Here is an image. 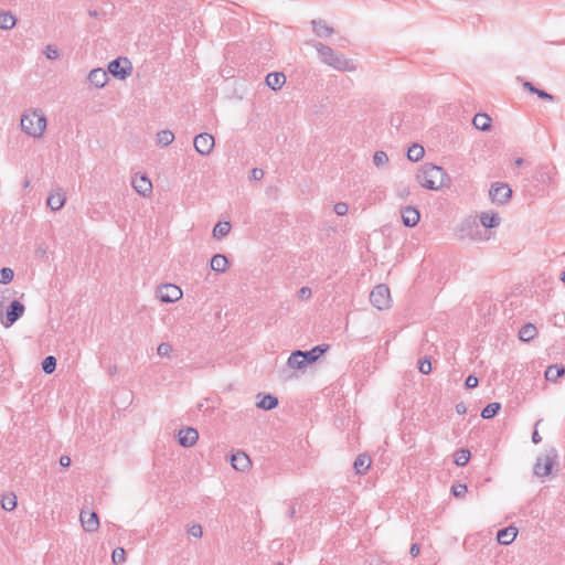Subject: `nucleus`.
<instances>
[{
  "label": "nucleus",
  "instance_id": "obj_14",
  "mask_svg": "<svg viewBox=\"0 0 565 565\" xmlns=\"http://www.w3.org/2000/svg\"><path fill=\"white\" fill-rule=\"evenodd\" d=\"M179 444L183 447H192L196 444L199 439V433L195 428L186 427L184 429H180L178 434Z\"/></svg>",
  "mask_w": 565,
  "mask_h": 565
},
{
  "label": "nucleus",
  "instance_id": "obj_63",
  "mask_svg": "<svg viewBox=\"0 0 565 565\" xmlns=\"http://www.w3.org/2000/svg\"><path fill=\"white\" fill-rule=\"evenodd\" d=\"M117 371V367L110 369V373H114Z\"/></svg>",
  "mask_w": 565,
  "mask_h": 565
},
{
  "label": "nucleus",
  "instance_id": "obj_9",
  "mask_svg": "<svg viewBox=\"0 0 565 565\" xmlns=\"http://www.w3.org/2000/svg\"><path fill=\"white\" fill-rule=\"evenodd\" d=\"M158 297L162 302H175L182 298V290L173 284H164L159 287Z\"/></svg>",
  "mask_w": 565,
  "mask_h": 565
},
{
  "label": "nucleus",
  "instance_id": "obj_4",
  "mask_svg": "<svg viewBox=\"0 0 565 565\" xmlns=\"http://www.w3.org/2000/svg\"><path fill=\"white\" fill-rule=\"evenodd\" d=\"M370 301L379 310L388 309L392 302L390 288L384 284L375 286L370 294Z\"/></svg>",
  "mask_w": 565,
  "mask_h": 565
},
{
  "label": "nucleus",
  "instance_id": "obj_53",
  "mask_svg": "<svg viewBox=\"0 0 565 565\" xmlns=\"http://www.w3.org/2000/svg\"><path fill=\"white\" fill-rule=\"evenodd\" d=\"M522 86L525 90H527L532 94H534V92H536V88H537L531 82H527V81L523 82Z\"/></svg>",
  "mask_w": 565,
  "mask_h": 565
},
{
  "label": "nucleus",
  "instance_id": "obj_1",
  "mask_svg": "<svg viewBox=\"0 0 565 565\" xmlns=\"http://www.w3.org/2000/svg\"><path fill=\"white\" fill-rule=\"evenodd\" d=\"M45 114L38 108H31L21 116V128L30 137L41 138L46 129Z\"/></svg>",
  "mask_w": 565,
  "mask_h": 565
},
{
  "label": "nucleus",
  "instance_id": "obj_29",
  "mask_svg": "<svg viewBox=\"0 0 565 565\" xmlns=\"http://www.w3.org/2000/svg\"><path fill=\"white\" fill-rule=\"evenodd\" d=\"M565 374V367L559 365H550L545 371L547 381H556Z\"/></svg>",
  "mask_w": 565,
  "mask_h": 565
},
{
  "label": "nucleus",
  "instance_id": "obj_40",
  "mask_svg": "<svg viewBox=\"0 0 565 565\" xmlns=\"http://www.w3.org/2000/svg\"><path fill=\"white\" fill-rule=\"evenodd\" d=\"M113 562L116 565L122 564L126 561V552L122 547H116L111 555Z\"/></svg>",
  "mask_w": 565,
  "mask_h": 565
},
{
  "label": "nucleus",
  "instance_id": "obj_19",
  "mask_svg": "<svg viewBox=\"0 0 565 565\" xmlns=\"http://www.w3.org/2000/svg\"><path fill=\"white\" fill-rule=\"evenodd\" d=\"M516 535L518 529L514 526H508L498 531L497 541L501 545H509L515 540Z\"/></svg>",
  "mask_w": 565,
  "mask_h": 565
},
{
  "label": "nucleus",
  "instance_id": "obj_18",
  "mask_svg": "<svg viewBox=\"0 0 565 565\" xmlns=\"http://www.w3.org/2000/svg\"><path fill=\"white\" fill-rule=\"evenodd\" d=\"M65 194L62 189H57L50 193L46 204L52 211H58L65 203Z\"/></svg>",
  "mask_w": 565,
  "mask_h": 565
},
{
  "label": "nucleus",
  "instance_id": "obj_22",
  "mask_svg": "<svg viewBox=\"0 0 565 565\" xmlns=\"http://www.w3.org/2000/svg\"><path fill=\"white\" fill-rule=\"evenodd\" d=\"M259 401L256 403L258 408L271 411L278 405V398L271 394H258Z\"/></svg>",
  "mask_w": 565,
  "mask_h": 565
},
{
  "label": "nucleus",
  "instance_id": "obj_2",
  "mask_svg": "<svg viewBox=\"0 0 565 565\" xmlns=\"http://www.w3.org/2000/svg\"><path fill=\"white\" fill-rule=\"evenodd\" d=\"M313 46L317 50L322 63L340 72L355 71V66L352 64V62L345 58L343 54L335 52L332 47L321 42L313 44Z\"/></svg>",
  "mask_w": 565,
  "mask_h": 565
},
{
  "label": "nucleus",
  "instance_id": "obj_33",
  "mask_svg": "<svg viewBox=\"0 0 565 565\" xmlns=\"http://www.w3.org/2000/svg\"><path fill=\"white\" fill-rule=\"evenodd\" d=\"M500 409H501L500 403H498V402L490 403L481 411V417L484 419L493 418L499 413Z\"/></svg>",
  "mask_w": 565,
  "mask_h": 565
},
{
  "label": "nucleus",
  "instance_id": "obj_12",
  "mask_svg": "<svg viewBox=\"0 0 565 565\" xmlns=\"http://www.w3.org/2000/svg\"><path fill=\"white\" fill-rule=\"evenodd\" d=\"M131 185L138 194L145 198L149 196L152 193V183L150 179L145 174H136L131 180Z\"/></svg>",
  "mask_w": 565,
  "mask_h": 565
},
{
  "label": "nucleus",
  "instance_id": "obj_37",
  "mask_svg": "<svg viewBox=\"0 0 565 565\" xmlns=\"http://www.w3.org/2000/svg\"><path fill=\"white\" fill-rule=\"evenodd\" d=\"M56 369V359L53 355L46 356L42 361V370L46 374H52Z\"/></svg>",
  "mask_w": 565,
  "mask_h": 565
},
{
  "label": "nucleus",
  "instance_id": "obj_8",
  "mask_svg": "<svg viewBox=\"0 0 565 565\" xmlns=\"http://www.w3.org/2000/svg\"><path fill=\"white\" fill-rule=\"evenodd\" d=\"M489 195L493 203L502 205L510 200L512 190L507 183L497 182L491 185Z\"/></svg>",
  "mask_w": 565,
  "mask_h": 565
},
{
  "label": "nucleus",
  "instance_id": "obj_21",
  "mask_svg": "<svg viewBox=\"0 0 565 565\" xmlns=\"http://www.w3.org/2000/svg\"><path fill=\"white\" fill-rule=\"evenodd\" d=\"M313 32L319 38H329L333 32V28L328 25V23L324 20H312L311 21Z\"/></svg>",
  "mask_w": 565,
  "mask_h": 565
},
{
  "label": "nucleus",
  "instance_id": "obj_31",
  "mask_svg": "<svg viewBox=\"0 0 565 565\" xmlns=\"http://www.w3.org/2000/svg\"><path fill=\"white\" fill-rule=\"evenodd\" d=\"M425 154L424 148L418 143H413L407 150V158L411 161H419Z\"/></svg>",
  "mask_w": 565,
  "mask_h": 565
},
{
  "label": "nucleus",
  "instance_id": "obj_27",
  "mask_svg": "<svg viewBox=\"0 0 565 565\" xmlns=\"http://www.w3.org/2000/svg\"><path fill=\"white\" fill-rule=\"evenodd\" d=\"M287 364L291 369H303L307 365V362L305 359H302V351H294L288 358Z\"/></svg>",
  "mask_w": 565,
  "mask_h": 565
},
{
  "label": "nucleus",
  "instance_id": "obj_35",
  "mask_svg": "<svg viewBox=\"0 0 565 565\" xmlns=\"http://www.w3.org/2000/svg\"><path fill=\"white\" fill-rule=\"evenodd\" d=\"M174 140V135L170 130H161L157 134V141L159 145L167 147Z\"/></svg>",
  "mask_w": 565,
  "mask_h": 565
},
{
  "label": "nucleus",
  "instance_id": "obj_7",
  "mask_svg": "<svg viewBox=\"0 0 565 565\" xmlns=\"http://www.w3.org/2000/svg\"><path fill=\"white\" fill-rule=\"evenodd\" d=\"M25 307L19 300H13L7 307L6 316L1 319L2 324L6 328L14 324L24 313Z\"/></svg>",
  "mask_w": 565,
  "mask_h": 565
},
{
  "label": "nucleus",
  "instance_id": "obj_54",
  "mask_svg": "<svg viewBox=\"0 0 565 565\" xmlns=\"http://www.w3.org/2000/svg\"><path fill=\"white\" fill-rule=\"evenodd\" d=\"M60 465H61L62 467H64V468L70 467V465H71V458H70L68 456H62V457L60 458Z\"/></svg>",
  "mask_w": 565,
  "mask_h": 565
},
{
  "label": "nucleus",
  "instance_id": "obj_24",
  "mask_svg": "<svg viewBox=\"0 0 565 565\" xmlns=\"http://www.w3.org/2000/svg\"><path fill=\"white\" fill-rule=\"evenodd\" d=\"M480 222L484 228H493L499 226L500 216L498 213L494 212H483L480 215Z\"/></svg>",
  "mask_w": 565,
  "mask_h": 565
},
{
  "label": "nucleus",
  "instance_id": "obj_5",
  "mask_svg": "<svg viewBox=\"0 0 565 565\" xmlns=\"http://www.w3.org/2000/svg\"><path fill=\"white\" fill-rule=\"evenodd\" d=\"M556 457L557 455L554 449H552L548 454L544 456L537 457L533 467L534 476L539 478H544L548 476L552 472Z\"/></svg>",
  "mask_w": 565,
  "mask_h": 565
},
{
  "label": "nucleus",
  "instance_id": "obj_43",
  "mask_svg": "<svg viewBox=\"0 0 565 565\" xmlns=\"http://www.w3.org/2000/svg\"><path fill=\"white\" fill-rule=\"evenodd\" d=\"M44 54L49 60H56L60 56L57 47L51 44L46 45Z\"/></svg>",
  "mask_w": 565,
  "mask_h": 565
},
{
  "label": "nucleus",
  "instance_id": "obj_55",
  "mask_svg": "<svg viewBox=\"0 0 565 565\" xmlns=\"http://www.w3.org/2000/svg\"><path fill=\"white\" fill-rule=\"evenodd\" d=\"M456 412H457L458 414H460V415L466 414V412H467V407H466V405H465L463 403H458V404L456 405Z\"/></svg>",
  "mask_w": 565,
  "mask_h": 565
},
{
  "label": "nucleus",
  "instance_id": "obj_44",
  "mask_svg": "<svg viewBox=\"0 0 565 565\" xmlns=\"http://www.w3.org/2000/svg\"><path fill=\"white\" fill-rule=\"evenodd\" d=\"M171 351H172V347H171V344H169L167 342L160 343L157 348V353L160 356H169Z\"/></svg>",
  "mask_w": 565,
  "mask_h": 565
},
{
  "label": "nucleus",
  "instance_id": "obj_51",
  "mask_svg": "<svg viewBox=\"0 0 565 565\" xmlns=\"http://www.w3.org/2000/svg\"><path fill=\"white\" fill-rule=\"evenodd\" d=\"M409 194H411V191H409V189H408V188H405V186H404V188H399V189L397 190V196H398L399 199H403V200H404V199H406Z\"/></svg>",
  "mask_w": 565,
  "mask_h": 565
},
{
  "label": "nucleus",
  "instance_id": "obj_50",
  "mask_svg": "<svg viewBox=\"0 0 565 565\" xmlns=\"http://www.w3.org/2000/svg\"><path fill=\"white\" fill-rule=\"evenodd\" d=\"M264 178V171L259 168H254L250 172V179L258 181Z\"/></svg>",
  "mask_w": 565,
  "mask_h": 565
},
{
  "label": "nucleus",
  "instance_id": "obj_62",
  "mask_svg": "<svg viewBox=\"0 0 565 565\" xmlns=\"http://www.w3.org/2000/svg\"><path fill=\"white\" fill-rule=\"evenodd\" d=\"M117 371V367L110 369V373H114Z\"/></svg>",
  "mask_w": 565,
  "mask_h": 565
},
{
  "label": "nucleus",
  "instance_id": "obj_38",
  "mask_svg": "<svg viewBox=\"0 0 565 565\" xmlns=\"http://www.w3.org/2000/svg\"><path fill=\"white\" fill-rule=\"evenodd\" d=\"M14 271L10 267H3L0 269V284L8 285L12 281Z\"/></svg>",
  "mask_w": 565,
  "mask_h": 565
},
{
  "label": "nucleus",
  "instance_id": "obj_11",
  "mask_svg": "<svg viewBox=\"0 0 565 565\" xmlns=\"http://www.w3.org/2000/svg\"><path fill=\"white\" fill-rule=\"evenodd\" d=\"M79 520L83 529L86 532L93 533L99 527V519L96 512L89 510H82Z\"/></svg>",
  "mask_w": 565,
  "mask_h": 565
},
{
  "label": "nucleus",
  "instance_id": "obj_61",
  "mask_svg": "<svg viewBox=\"0 0 565 565\" xmlns=\"http://www.w3.org/2000/svg\"><path fill=\"white\" fill-rule=\"evenodd\" d=\"M29 184H30V181L26 179V180L24 181V186L26 188V186H29Z\"/></svg>",
  "mask_w": 565,
  "mask_h": 565
},
{
  "label": "nucleus",
  "instance_id": "obj_36",
  "mask_svg": "<svg viewBox=\"0 0 565 565\" xmlns=\"http://www.w3.org/2000/svg\"><path fill=\"white\" fill-rule=\"evenodd\" d=\"M1 507L6 511H12L17 507V497L13 493H9L2 497Z\"/></svg>",
  "mask_w": 565,
  "mask_h": 565
},
{
  "label": "nucleus",
  "instance_id": "obj_3",
  "mask_svg": "<svg viewBox=\"0 0 565 565\" xmlns=\"http://www.w3.org/2000/svg\"><path fill=\"white\" fill-rule=\"evenodd\" d=\"M446 177L447 174L443 168L426 163L416 173V181L427 190H438L444 185Z\"/></svg>",
  "mask_w": 565,
  "mask_h": 565
},
{
  "label": "nucleus",
  "instance_id": "obj_23",
  "mask_svg": "<svg viewBox=\"0 0 565 565\" xmlns=\"http://www.w3.org/2000/svg\"><path fill=\"white\" fill-rule=\"evenodd\" d=\"M210 265H211L212 270H214L216 273H225L226 269L228 268L230 262L225 255L215 254L211 258Z\"/></svg>",
  "mask_w": 565,
  "mask_h": 565
},
{
  "label": "nucleus",
  "instance_id": "obj_49",
  "mask_svg": "<svg viewBox=\"0 0 565 565\" xmlns=\"http://www.w3.org/2000/svg\"><path fill=\"white\" fill-rule=\"evenodd\" d=\"M479 380L475 375H469L465 381V386L467 388H475L478 386Z\"/></svg>",
  "mask_w": 565,
  "mask_h": 565
},
{
  "label": "nucleus",
  "instance_id": "obj_30",
  "mask_svg": "<svg viewBox=\"0 0 565 565\" xmlns=\"http://www.w3.org/2000/svg\"><path fill=\"white\" fill-rule=\"evenodd\" d=\"M231 231L230 222H218L213 228V237L221 239L225 237Z\"/></svg>",
  "mask_w": 565,
  "mask_h": 565
},
{
  "label": "nucleus",
  "instance_id": "obj_15",
  "mask_svg": "<svg viewBox=\"0 0 565 565\" xmlns=\"http://www.w3.org/2000/svg\"><path fill=\"white\" fill-rule=\"evenodd\" d=\"M88 82L97 88H103L108 82V72L103 68H94L88 74Z\"/></svg>",
  "mask_w": 565,
  "mask_h": 565
},
{
  "label": "nucleus",
  "instance_id": "obj_20",
  "mask_svg": "<svg viewBox=\"0 0 565 565\" xmlns=\"http://www.w3.org/2000/svg\"><path fill=\"white\" fill-rule=\"evenodd\" d=\"M286 83V76L281 72H273L266 76V84L273 90L280 89Z\"/></svg>",
  "mask_w": 565,
  "mask_h": 565
},
{
  "label": "nucleus",
  "instance_id": "obj_6",
  "mask_svg": "<svg viewBox=\"0 0 565 565\" xmlns=\"http://www.w3.org/2000/svg\"><path fill=\"white\" fill-rule=\"evenodd\" d=\"M132 72V64L127 57H117L108 65V73L118 79H126Z\"/></svg>",
  "mask_w": 565,
  "mask_h": 565
},
{
  "label": "nucleus",
  "instance_id": "obj_52",
  "mask_svg": "<svg viewBox=\"0 0 565 565\" xmlns=\"http://www.w3.org/2000/svg\"><path fill=\"white\" fill-rule=\"evenodd\" d=\"M420 552V546L417 543L411 545L409 554L412 557H416Z\"/></svg>",
  "mask_w": 565,
  "mask_h": 565
},
{
  "label": "nucleus",
  "instance_id": "obj_25",
  "mask_svg": "<svg viewBox=\"0 0 565 565\" xmlns=\"http://www.w3.org/2000/svg\"><path fill=\"white\" fill-rule=\"evenodd\" d=\"M370 466L371 458L365 454L359 455L353 463L356 475H364L366 470L370 468Z\"/></svg>",
  "mask_w": 565,
  "mask_h": 565
},
{
  "label": "nucleus",
  "instance_id": "obj_10",
  "mask_svg": "<svg viewBox=\"0 0 565 565\" xmlns=\"http://www.w3.org/2000/svg\"><path fill=\"white\" fill-rule=\"evenodd\" d=\"M193 145L198 153L207 156L214 147V137L207 132L199 134L195 136Z\"/></svg>",
  "mask_w": 565,
  "mask_h": 565
},
{
  "label": "nucleus",
  "instance_id": "obj_48",
  "mask_svg": "<svg viewBox=\"0 0 565 565\" xmlns=\"http://www.w3.org/2000/svg\"><path fill=\"white\" fill-rule=\"evenodd\" d=\"M312 295V291L309 287H301L298 291V298L301 300H308Z\"/></svg>",
  "mask_w": 565,
  "mask_h": 565
},
{
  "label": "nucleus",
  "instance_id": "obj_26",
  "mask_svg": "<svg viewBox=\"0 0 565 565\" xmlns=\"http://www.w3.org/2000/svg\"><path fill=\"white\" fill-rule=\"evenodd\" d=\"M537 334V329L532 323H526L519 330V339L523 342L533 340Z\"/></svg>",
  "mask_w": 565,
  "mask_h": 565
},
{
  "label": "nucleus",
  "instance_id": "obj_17",
  "mask_svg": "<svg viewBox=\"0 0 565 565\" xmlns=\"http://www.w3.org/2000/svg\"><path fill=\"white\" fill-rule=\"evenodd\" d=\"M231 465L237 471H245L250 466V459L244 451H237L232 455Z\"/></svg>",
  "mask_w": 565,
  "mask_h": 565
},
{
  "label": "nucleus",
  "instance_id": "obj_13",
  "mask_svg": "<svg viewBox=\"0 0 565 565\" xmlns=\"http://www.w3.org/2000/svg\"><path fill=\"white\" fill-rule=\"evenodd\" d=\"M402 221L406 227H414L420 220L418 210L412 205L402 207L401 210Z\"/></svg>",
  "mask_w": 565,
  "mask_h": 565
},
{
  "label": "nucleus",
  "instance_id": "obj_56",
  "mask_svg": "<svg viewBox=\"0 0 565 565\" xmlns=\"http://www.w3.org/2000/svg\"><path fill=\"white\" fill-rule=\"evenodd\" d=\"M532 441L534 444H539L542 441V437L540 436L539 431L535 429L532 434Z\"/></svg>",
  "mask_w": 565,
  "mask_h": 565
},
{
  "label": "nucleus",
  "instance_id": "obj_46",
  "mask_svg": "<svg viewBox=\"0 0 565 565\" xmlns=\"http://www.w3.org/2000/svg\"><path fill=\"white\" fill-rule=\"evenodd\" d=\"M188 534L195 537V539H200L203 534V530H202V526L200 524H192L189 529H188Z\"/></svg>",
  "mask_w": 565,
  "mask_h": 565
},
{
  "label": "nucleus",
  "instance_id": "obj_45",
  "mask_svg": "<svg viewBox=\"0 0 565 565\" xmlns=\"http://www.w3.org/2000/svg\"><path fill=\"white\" fill-rule=\"evenodd\" d=\"M534 94H535L539 98H541V99H543V100H546V102H551V103H553V102H555V100H556V97H555L554 95H552V94H550V93H547V92H545V90H543V89H540V88H536V92H534Z\"/></svg>",
  "mask_w": 565,
  "mask_h": 565
},
{
  "label": "nucleus",
  "instance_id": "obj_34",
  "mask_svg": "<svg viewBox=\"0 0 565 565\" xmlns=\"http://www.w3.org/2000/svg\"><path fill=\"white\" fill-rule=\"evenodd\" d=\"M470 451L466 448H461L455 452V463L459 467H463L469 462Z\"/></svg>",
  "mask_w": 565,
  "mask_h": 565
},
{
  "label": "nucleus",
  "instance_id": "obj_16",
  "mask_svg": "<svg viewBox=\"0 0 565 565\" xmlns=\"http://www.w3.org/2000/svg\"><path fill=\"white\" fill-rule=\"evenodd\" d=\"M329 344H319L308 351H302V359L307 364H312L329 350Z\"/></svg>",
  "mask_w": 565,
  "mask_h": 565
},
{
  "label": "nucleus",
  "instance_id": "obj_60",
  "mask_svg": "<svg viewBox=\"0 0 565 565\" xmlns=\"http://www.w3.org/2000/svg\"><path fill=\"white\" fill-rule=\"evenodd\" d=\"M89 15H92V17H96V15H97V12H96V11H89Z\"/></svg>",
  "mask_w": 565,
  "mask_h": 565
},
{
  "label": "nucleus",
  "instance_id": "obj_39",
  "mask_svg": "<svg viewBox=\"0 0 565 565\" xmlns=\"http://www.w3.org/2000/svg\"><path fill=\"white\" fill-rule=\"evenodd\" d=\"M388 162V157L386 154V152L382 151V150H379L374 153L373 156V163L376 166V167H383L385 166L386 163Z\"/></svg>",
  "mask_w": 565,
  "mask_h": 565
},
{
  "label": "nucleus",
  "instance_id": "obj_32",
  "mask_svg": "<svg viewBox=\"0 0 565 565\" xmlns=\"http://www.w3.org/2000/svg\"><path fill=\"white\" fill-rule=\"evenodd\" d=\"M17 23L15 17L10 12L0 13V29L9 30L12 29Z\"/></svg>",
  "mask_w": 565,
  "mask_h": 565
},
{
  "label": "nucleus",
  "instance_id": "obj_28",
  "mask_svg": "<svg viewBox=\"0 0 565 565\" xmlns=\"http://www.w3.org/2000/svg\"><path fill=\"white\" fill-rule=\"evenodd\" d=\"M472 124L477 129L488 131L491 128V118L487 114H477L472 119Z\"/></svg>",
  "mask_w": 565,
  "mask_h": 565
},
{
  "label": "nucleus",
  "instance_id": "obj_47",
  "mask_svg": "<svg viewBox=\"0 0 565 565\" xmlns=\"http://www.w3.org/2000/svg\"><path fill=\"white\" fill-rule=\"evenodd\" d=\"M349 206L344 202H338L334 204L333 211L337 215L343 216L348 213Z\"/></svg>",
  "mask_w": 565,
  "mask_h": 565
},
{
  "label": "nucleus",
  "instance_id": "obj_41",
  "mask_svg": "<svg viewBox=\"0 0 565 565\" xmlns=\"http://www.w3.org/2000/svg\"><path fill=\"white\" fill-rule=\"evenodd\" d=\"M467 492V486L463 483H457L451 487V493L456 498H462Z\"/></svg>",
  "mask_w": 565,
  "mask_h": 565
},
{
  "label": "nucleus",
  "instance_id": "obj_42",
  "mask_svg": "<svg viewBox=\"0 0 565 565\" xmlns=\"http://www.w3.org/2000/svg\"><path fill=\"white\" fill-rule=\"evenodd\" d=\"M418 370L423 374H429L431 372V362L428 358H424L419 361Z\"/></svg>",
  "mask_w": 565,
  "mask_h": 565
},
{
  "label": "nucleus",
  "instance_id": "obj_57",
  "mask_svg": "<svg viewBox=\"0 0 565 565\" xmlns=\"http://www.w3.org/2000/svg\"><path fill=\"white\" fill-rule=\"evenodd\" d=\"M289 515L292 518L295 514H296V509L295 507H290L289 511H288Z\"/></svg>",
  "mask_w": 565,
  "mask_h": 565
},
{
  "label": "nucleus",
  "instance_id": "obj_58",
  "mask_svg": "<svg viewBox=\"0 0 565 565\" xmlns=\"http://www.w3.org/2000/svg\"><path fill=\"white\" fill-rule=\"evenodd\" d=\"M523 162H524V160L522 158L515 159V164L519 166V167L522 166Z\"/></svg>",
  "mask_w": 565,
  "mask_h": 565
},
{
  "label": "nucleus",
  "instance_id": "obj_59",
  "mask_svg": "<svg viewBox=\"0 0 565 565\" xmlns=\"http://www.w3.org/2000/svg\"><path fill=\"white\" fill-rule=\"evenodd\" d=\"M561 280L565 284V269L561 274Z\"/></svg>",
  "mask_w": 565,
  "mask_h": 565
}]
</instances>
